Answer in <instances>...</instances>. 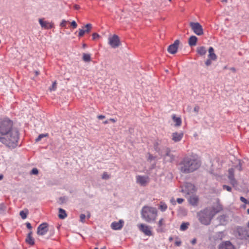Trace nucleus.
Returning a JSON list of instances; mask_svg holds the SVG:
<instances>
[{
    "label": "nucleus",
    "mask_w": 249,
    "mask_h": 249,
    "mask_svg": "<svg viewBox=\"0 0 249 249\" xmlns=\"http://www.w3.org/2000/svg\"><path fill=\"white\" fill-rule=\"evenodd\" d=\"M167 206L166 204L164 202H161L160 205V210L161 211L164 212L167 209Z\"/></svg>",
    "instance_id": "obj_31"
},
{
    "label": "nucleus",
    "mask_w": 249,
    "mask_h": 249,
    "mask_svg": "<svg viewBox=\"0 0 249 249\" xmlns=\"http://www.w3.org/2000/svg\"><path fill=\"white\" fill-rule=\"evenodd\" d=\"M48 231V224L47 223L41 224L37 228V234L39 235H44Z\"/></svg>",
    "instance_id": "obj_11"
},
{
    "label": "nucleus",
    "mask_w": 249,
    "mask_h": 249,
    "mask_svg": "<svg viewBox=\"0 0 249 249\" xmlns=\"http://www.w3.org/2000/svg\"><path fill=\"white\" fill-rule=\"evenodd\" d=\"M68 21L65 20H63L60 24V26L62 27L66 28V25Z\"/></svg>",
    "instance_id": "obj_41"
},
{
    "label": "nucleus",
    "mask_w": 249,
    "mask_h": 249,
    "mask_svg": "<svg viewBox=\"0 0 249 249\" xmlns=\"http://www.w3.org/2000/svg\"><path fill=\"white\" fill-rule=\"evenodd\" d=\"M48 136V134H40L37 138L36 139V142H39L40 141L42 138Z\"/></svg>",
    "instance_id": "obj_36"
},
{
    "label": "nucleus",
    "mask_w": 249,
    "mask_h": 249,
    "mask_svg": "<svg viewBox=\"0 0 249 249\" xmlns=\"http://www.w3.org/2000/svg\"><path fill=\"white\" fill-rule=\"evenodd\" d=\"M59 213L58 216L60 219H64L67 216L65 211L61 208L59 209Z\"/></svg>",
    "instance_id": "obj_27"
},
{
    "label": "nucleus",
    "mask_w": 249,
    "mask_h": 249,
    "mask_svg": "<svg viewBox=\"0 0 249 249\" xmlns=\"http://www.w3.org/2000/svg\"><path fill=\"white\" fill-rule=\"evenodd\" d=\"M236 236L241 240H246L249 237V231L243 227H238L236 230Z\"/></svg>",
    "instance_id": "obj_6"
},
{
    "label": "nucleus",
    "mask_w": 249,
    "mask_h": 249,
    "mask_svg": "<svg viewBox=\"0 0 249 249\" xmlns=\"http://www.w3.org/2000/svg\"><path fill=\"white\" fill-rule=\"evenodd\" d=\"M92 39L93 40H95V39L99 38V37H100V36L97 33H93L92 35Z\"/></svg>",
    "instance_id": "obj_42"
},
{
    "label": "nucleus",
    "mask_w": 249,
    "mask_h": 249,
    "mask_svg": "<svg viewBox=\"0 0 249 249\" xmlns=\"http://www.w3.org/2000/svg\"><path fill=\"white\" fill-rule=\"evenodd\" d=\"M6 207L4 203L0 204V213H3L5 211Z\"/></svg>",
    "instance_id": "obj_32"
},
{
    "label": "nucleus",
    "mask_w": 249,
    "mask_h": 249,
    "mask_svg": "<svg viewBox=\"0 0 249 249\" xmlns=\"http://www.w3.org/2000/svg\"><path fill=\"white\" fill-rule=\"evenodd\" d=\"M196 239H194L192 241V244L194 245L196 243Z\"/></svg>",
    "instance_id": "obj_55"
},
{
    "label": "nucleus",
    "mask_w": 249,
    "mask_h": 249,
    "mask_svg": "<svg viewBox=\"0 0 249 249\" xmlns=\"http://www.w3.org/2000/svg\"><path fill=\"white\" fill-rule=\"evenodd\" d=\"M208 53V58L212 59L213 61H215L217 59V56L214 53V49L212 47L209 48Z\"/></svg>",
    "instance_id": "obj_19"
},
{
    "label": "nucleus",
    "mask_w": 249,
    "mask_h": 249,
    "mask_svg": "<svg viewBox=\"0 0 249 249\" xmlns=\"http://www.w3.org/2000/svg\"><path fill=\"white\" fill-rule=\"evenodd\" d=\"M218 249H235V247L230 241L223 242L219 245Z\"/></svg>",
    "instance_id": "obj_14"
},
{
    "label": "nucleus",
    "mask_w": 249,
    "mask_h": 249,
    "mask_svg": "<svg viewBox=\"0 0 249 249\" xmlns=\"http://www.w3.org/2000/svg\"><path fill=\"white\" fill-rule=\"evenodd\" d=\"M102 178L104 179H107L109 178L110 177L109 175L107 174V173L105 172L103 173Z\"/></svg>",
    "instance_id": "obj_40"
},
{
    "label": "nucleus",
    "mask_w": 249,
    "mask_h": 249,
    "mask_svg": "<svg viewBox=\"0 0 249 249\" xmlns=\"http://www.w3.org/2000/svg\"><path fill=\"white\" fill-rule=\"evenodd\" d=\"M59 201L61 203H65L67 201V198L65 197H61L59 198Z\"/></svg>",
    "instance_id": "obj_46"
},
{
    "label": "nucleus",
    "mask_w": 249,
    "mask_h": 249,
    "mask_svg": "<svg viewBox=\"0 0 249 249\" xmlns=\"http://www.w3.org/2000/svg\"><path fill=\"white\" fill-rule=\"evenodd\" d=\"M224 237V234L223 232H218L216 233V238L217 239L221 240Z\"/></svg>",
    "instance_id": "obj_34"
},
{
    "label": "nucleus",
    "mask_w": 249,
    "mask_h": 249,
    "mask_svg": "<svg viewBox=\"0 0 249 249\" xmlns=\"http://www.w3.org/2000/svg\"><path fill=\"white\" fill-rule=\"evenodd\" d=\"M222 206L219 201L213 206L208 207L199 212L198 213V219L201 223L205 225L210 224L214 215L222 210Z\"/></svg>",
    "instance_id": "obj_2"
},
{
    "label": "nucleus",
    "mask_w": 249,
    "mask_h": 249,
    "mask_svg": "<svg viewBox=\"0 0 249 249\" xmlns=\"http://www.w3.org/2000/svg\"><path fill=\"white\" fill-rule=\"evenodd\" d=\"M181 241H177L175 242V245L177 246H179L181 245Z\"/></svg>",
    "instance_id": "obj_52"
},
{
    "label": "nucleus",
    "mask_w": 249,
    "mask_h": 249,
    "mask_svg": "<svg viewBox=\"0 0 249 249\" xmlns=\"http://www.w3.org/2000/svg\"><path fill=\"white\" fill-rule=\"evenodd\" d=\"M180 41L179 40L175 41L173 44L170 45L168 48V51L169 53L175 54L177 53L178 48Z\"/></svg>",
    "instance_id": "obj_12"
},
{
    "label": "nucleus",
    "mask_w": 249,
    "mask_h": 249,
    "mask_svg": "<svg viewBox=\"0 0 249 249\" xmlns=\"http://www.w3.org/2000/svg\"><path fill=\"white\" fill-rule=\"evenodd\" d=\"M124 223L123 220H120L118 222H113L111 224V227L114 230H120L122 228Z\"/></svg>",
    "instance_id": "obj_17"
},
{
    "label": "nucleus",
    "mask_w": 249,
    "mask_h": 249,
    "mask_svg": "<svg viewBox=\"0 0 249 249\" xmlns=\"http://www.w3.org/2000/svg\"><path fill=\"white\" fill-rule=\"evenodd\" d=\"M0 142L6 146L15 148L18 145L19 132L13 127V122L9 119L0 121Z\"/></svg>",
    "instance_id": "obj_1"
},
{
    "label": "nucleus",
    "mask_w": 249,
    "mask_h": 249,
    "mask_svg": "<svg viewBox=\"0 0 249 249\" xmlns=\"http://www.w3.org/2000/svg\"><path fill=\"white\" fill-rule=\"evenodd\" d=\"M199 110V107L198 106H196L194 108V111L196 112V113L198 112Z\"/></svg>",
    "instance_id": "obj_48"
},
{
    "label": "nucleus",
    "mask_w": 249,
    "mask_h": 249,
    "mask_svg": "<svg viewBox=\"0 0 249 249\" xmlns=\"http://www.w3.org/2000/svg\"><path fill=\"white\" fill-rule=\"evenodd\" d=\"M74 7L75 9H78L79 8V6L78 5H75Z\"/></svg>",
    "instance_id": "obj_58"
},
{
    "label": "nucleus",
    "mask_w": 249,
    "mask_h": 249,
    "mask_svg": "<svg viewBox=\"0 0 249 249\" xmlns=\"http://www.w3.org/2000/svg\"><path fill=\"white\" fill-rule=\"evenodd\" d=\"M189 225V224L188 222L182 223L180 227V230L182 231L186 230L188 228Z\"/></svg>",
    "instance_id": "obj_30"
},
{
    "label": "nucleus",
    "mask_w": 249,
    "mask_h": 249,
    "mask_svg": "<svg viewBox=\"0 0 249 249\" xmlns=\"http://www.w3.org/2000/svg\"><path fill=\"white\" fill-rule=\"evenodd\" d=\"M190 27L193 32L197 36H202L204 34L203 29L202 25L198 22H190Z\"/></svg>",
    "instance_id": "obj_7"
},
{
    "label": "nucleus",
    "mask_w": 249,
    "mask_h": 249,
    "mask_svg": "<svg viewBox=\"0 0 249 249\" xmlns=\"http://www.w3.org/2000/svg\"><path fill=\"white\" fill-rule=\"evenodd\" d=\"M183 136V133L182 132L180 133H178V132H174L172 134V140L174 142H180L181 139H182Z\"/></svg>",
    "instance_id": "obj_18"
},
{
    "label": "nucleus",
    "mask_w": 249,
    "mask_h": 249,
    "mask_svg": "<svg viewBox=\"0 0 249 249\" xmlns=\"http://www.w3.org/2000/svg\"><path fill=\"white\" fill-rule=\"evenodd\" d=\"M247 213L248 214H249V209L247 210Z\"/></svg>",
    "instance_id": "obj_63"
},
{
    "label": "nucleus",
    "mask_w": 249,
    "mask_h": 249,
    "mask_svg": "<svg viewBox=\"0 0 249 249\" xmlns=\"http://www.w3.org/2000/svg\"><path fill=\"white\" fill-rule=\"evenodd\" d=\"M177 201L179 204H181L183 202L184 199L181 198H178L177 199Z\"/></svg>",
    "instance_id": "obj_50"
},
{
    "label": "nucleus",
    "mask_w": 249,
    "mask_h": 249,
    "mask_svg": "<svg viewBox=\"0 0 249 249\" xmlns=\"http://www.w3.org/2000/svg\"><path fill=\"white\" fill-rule=\"evenodd\" d=\"M182 191L188 195L193 194L195 192V187L191 183H186L184 185Z\"/></svg>",
    "instance_id": "obj_10"
},
{
    "label": "nucleus",
    "mask_w": 249,
    "mask_h": 249,
    "mask_svg": "<svg viewBox=\"0 0 249 249\" xmlns=\"http://www.w3.org/2000/svg\"><path fill=\"white\" fill-rule=\"evenodd\" d=\"M223 188L224 189H225L229 192H231V188L229 186L224 185L223 186Z\"/></svg>",
    "instance_id": "obj_44"
},
{
    "label": "nucleus",
    "mask_w": 249,
    "mask_h": 249,
    "mask_svg": "<svg viewBox=\"0 0 249 249\" xmlns=\"http://www.w3.org/2000/svg\"><path fill=\"white\" fill-rule=\"evenodd\" d=\"M247 226H248V228H249V221L248 222Z\"/></svg>",
    "instance_id": "obj_62"
},
{
    "label": "nucleus",
    "mask_w": 249,
    "mask_h": 249,
    "mask_svg": "<svg viewBox=\"0 0 249 249\" xmlns=\"http://www.w3.org/2000/svg\"><path fill=\"white\" fill-rule=\"evenodd\" d=\"M153 156L151 154H149V156H148V159L151 160L152 159H153Z\"/></svg>",
    "instance_id": "obj_56"
},
{
    "label": "nucleus",
    "mask_w": 249,
    "mask_h": 249,
    "mask_svg": "<svg viewBox=\"0 0 249 249\" xmlns=\"http://www.w3.org/2000/svg\"><path fill=\"white\" fill-rule=\"evenodd\" d=\"M196 51L199 55L203 56L206 54L207 50L205 47L201 46L197 47Z\"/></svg>",
    "instance_id": "obj_22"
},
{
    "label": "nucleus",
    "mask_w": 249,
    "mask_h": 249,
    "mask_svg": "<svg viewBox=\"0 0 249 249\" xmlns=\"http://www.w3.org/2000/svg\"><path fill=\"white\" fill-rule=\"evenodd\" d=\"M25 242L30 245H34L35 244V239L34 238L32 237V231H30L27 236V237L25 239Z\"/></svg>",
    "instance_id": "obj_20"
},
{
    "label": "nucleus",
    "mask_w": 249,
    "mask_h": 249,
    "mask_svg": "<svg viewBox=\"0 0 249 249\" xmlns=\"http://www.w3.org/2000/svg\"><path fill=\"white\" fill-rule=\"evenodd\" d=\"M165 220L163 218H161L158 222V228L157 230L159 232H161L163 231L164 227L165 226L164 223Z\"/></svg>",
    "instance_id": "obj_21"
},
{
    "label": "nucleus",
    "mask_w": 249,
    "mask_h": 249,
    "mask_svg": "<svg viewBox=\"0 0 249 249\" xmlns=\"http://www.w3.org/2000/svg\"><path fill=\"white\" fill-rule=\"evenodd\" d=\"M109 121V120H106V121H104V122H103V123H104V124H108V123Z\"/></svg>",
    "instance_id": "obj_59"
},
{
    "label": "nucleus",
    "mask_w": 249,
    "mask_h": 249,
    "mask_svg": "<svg viewBox=\"0 0 249 249\" xmlns=\"http://www.w3.org/2000/svg\"><path fill=\"white\" fill-rule=\"evenodd\" d=\"M36 75H37L39 74V72L37 71H36Z\"/></svg>",
    "instance_id": "obj_61"
},
{
    "label": "nucleus",
    "mask_w": 249,
    "mask_h": 249,
    "mask_svg": "<svg viewBox=\"0 0 249 249\" xmlns=\"http://www.w3.org/2000/svg\"><path fill=\"white\" fill-rule=\"evenodd\" d=\"M172 119L174 122L175 123V126H179L181 125L182 121L180 117H176V115H173Z\"/></svg>",
    "instance_id": "obj_24"
},
{
    "label": "nucleus",
    "mask_w": 249,
    "mask_h": 249,
    "mask_svg": "<svg viewBox=\"0 0 249 249\" xmlns=\"http://www.w3.org/2000/svg\"><path fill=\"white\" fill-rule=\"evenodd\" d=\"M163 159L164 162H172L175 159L174 155L171 153V150L168 147L163 148L160 152Z\"/></svg>",
    "instance_id": "obj_5"
},
{
    "label": "nucleus",
    "mask_w": 249,
    "mask_h": 249,
    "mask_svg": "<svg viewBox=\"0 0 249 249\" xmlns=\"http://www.w3.org/2000/svg\"><path fill=\"white\" fill-rule=\"evenodd\" d=\"M97 118H98L99 119H103L105 118V116H104V115H99V116H98Z\"/></svg>",
    "instance_id": "obj_54"
},
{
    "label": "nucleus",
    "mask_w": 249,
    "mask_h": 249,
    "mask_svg": "<svg viewBox=\"0 0 249 249\" xmlns=\"http://www.w3.org/2000/svg\"><path fill=\"white\" fill-rule=\"evenodd\" d=\"M201 161L193 156L184 157L178 163V169L182 173L189 174L197 170L201 166Z\"/></svg>",
    "instance_id": "obj_3"
},
{
    "label": "nucleus",
    "mask_w": 249,
    "mask_h": 249,
    "mask_svg": "<svg viewBox=\"0 0 249 249\" xmlns=\"http://www.w3.org/2000/svg\"><path fill=\"white\" fill-rule=\"evenodd\" d=\"M197 38L195 36H191L188 39V43L190 46H194L196 44Z\"/></svg>",
    "instance_id": "obj_23"
},
{
    "label": "nucleus",
    "mask_w": 249,
    "mask_h": 249,
    "mask_svg": "<svg viewBox=\"0 0 249 249\" xmlns=\"http://www.w3.org/2000/svg\"><path fill=\"white\" fill-rule=\"evenodd\" d=\"M141 213L142 218L148 223L155 222L158 215L157 209L149 206H143Z\"/></svg>",
    "instance_id": "obj_4"
},
{
    "label": "nucleus",
    "mask_w": 249,
    "mask_h": 249,
    "mask_svg": "<svg viewBox=\"0 0 249 249\" xmlns=\"http://www.w3.org/2000/svg\"><path fill=\"white\" fill-rule=\"evenodd\" d=\"M101 249H106V248L105 247H104L101 248Z\"/></svg>",
    "instance_id": "obj_64"
},
{
    "label": "nucleus",
    "mask_w": 249,
    "mask_h": 249,
    "mask_svg": "<svg viewBox=\"0 0 249 249\" xmlns=\"http://www.w3.org/2000/svg\"><path fill=\"white\" fill-rule=\"evenodd\" d=\"M28 211L27 209H25L20 212L19 214L23 219H25L27 217Z\"/></svg>",
    "instance_id": "obj_28"
},
{
    "label": "nucleus",
    "mask_w": 249,
    "mask_h": 249,
    "mask_svg": "<svg viewBox=\"0 0 249 249\" xmlns=\"http://www.w3.org/2000/svg\"><path fill=\"white\" fill-rule=\"evenodd\" d=\"M3 178V176L2 175H0V180H1Z\"/></svg>",
    "instance_id": "obj_60"
},
{
    "label": "nucleus",
    "mask_w": 249,
    "mask_h": 249,
    "mask_svg": "<svg viewBox=\"0 0 249 249\" xmlns=\"http://www.w3.org/2000/svg\"><path fill=\"white\" fill-rule=\"evenodd\" d=\"M212 59H209L208 58L206 61H205V65L207 66H210L211 64H212Z\"/></svg>",
    "instance_id": "obj_43"
},
{
    "label": "nucleus",
    "mask_w": 249,
    "mask_h": 249,
    "mask_svg": "<svg viewBox=\"0 0 249 249\" xmlns=\"http://www.w3.org/2000/svg\"><path fill=\"white\" fill-rule=\"evenodd\" d=\"M26 227L29 229H31L32 228L31 224L28 222L26 223Z\"/></svg>",
    "instance_id": "obj_51"
},
{
    "label": "nucleus",
    "mask_w": 249,
    "mask_h": 249,
    "mask_svg": "<svg viewBox=\"0 0 249 249\" xmlns=\"http://www.w3.org/2000/svg\"><path fill=\"white\" fill-rule=\"evenodd\" d=\"M85 27L86 28L85 30L79 29V34L78 36L79 37H82L84 36V35L86 33H89L90 32L91 29H92V25L91 24H87L85 25Z\"/></svg>",
    "instance_id": "obj_15"
},
{
    "label": "nucleus",
    "mask_w": 249,
    "mask_h": 249,
    "mask_svg": "<svg viewBox=\"0 0 249 249\" xmlns=\"http://www.w3.org/2000/svg\"><path fill=\"white\" fill-rule=\"evenodd\" d=\"M86 215L84 214H81L80 215V221L82 223L85 222Z\"/></svg>",
    "instance_id": "obj_38"
},
{
    "label": "nucleus",
    "mask_w": 249,
    "mask_h": 249,
    "mask_svg": "<svg viewBox=\"0 0 249 249\" xmlns=\"http://www.w3.org/2000/svg\"><path fill=\"white\" fill-rule=\"evenodd\" d=\"M217 219L221 225H225L227 223V218L225 215H220Z\"/></svg>",
    "instance_id": "obj_26"
},
{
    "label": "nucleus",
    "mask_w": 249,
    "mask_h": 249,
    "mask_svg": "<svg viewBox=\"0 0 249 249\" xmlns=\"http://www.w3.org/2000/svg\"><path fill=\"white\" fill-rule=\"evenodd\" d=\"M109 121H111L113 123H115L116 122V120H115L114 119H113V118H111L109 120Z\"/></svg>",
    "instance_id": "obj_57"
},
{
    "label": "nucleus",
    "mask_w": 249,
    "mask_h": 249,
    "mask_svg": "<svg viewBox=\"0 0 249 249\" xmlns=\"http://www.w3.org/2000/svg\"><path fill=\"white\" fill-rule=\"evenodd\" d=\"M170 202L171 203H172L173 205L176 204V201L174 198H172L170 199Z\"/></svg>",
    "instance_id": "obj_53"
},
{
    "label": "nucleus",
    "mask_w": 249,
    "mask_h": 249,
    "mask_svg": "<svg viewBox=\"0 0 249 249\" xmlns=\"http://www.w3.org/2000/svg\"><path fill=\"white\" fill-rule=\"evenodd\" d=\"M38 21L41 26L44 29H51L53 27V23L47 21H45L42 18H39Z\"/></svg>",
    "instance_id": "obj_16"
},
{
    "label": "nucleus",
    "mask_w": 249,
    "mask_h": 249,
    "mask_svg": "<svg viewBox=\"0 0 249 249\" xmlns=\"http://www.w3.org/2000/svg\"><path fill=\"white\" fill-rule=\"evenodd\" d=\"M108 43L113 48H116L120 46V41L118 36L113 35L108 38Z\"/></svg>",
    "instance_id": "obj_9"
},
{
    "label": "nucleus",
    "mask_w": 249,
    "mask_h": 249,
    "mask_svg": "<svg viewBox=\"0 0 249 249\" xmlns=\"http://www.w3.org/2000/svg\"><path fill=\"white\" fill-rule=\"evenodd\" d=\"M83 60L85 62H89L91 60L90 55L88 53H83Z\"/></svg>",
    "instance_id": "obj_29"
},
{
    "label": "nucleus",
    "mask_w": 249,
    "mask_h": 249,
    "mask_svg": "<svg viewBox=\"0 0 249 249\" xmlns=\"http://www.w3.org/2000/svg\"><path fill=\"white\" fill-rule=\"evenodd\" d=\"M188 201L191 204L195 205L197 203L198 198L196 196L192 195L188 198Z\"/></svg>",
    "instance_id": "obj_25"
},
{
    "label": "nucleus",
    "mask_w": 249,
    "mask_h": 249,
    "mask_svg": "<svg viewBox=\"0 0 249 249\" xmlns=\"http://www.w3.org/2000/svg\"><path fill=\"white\" fill-rule=\"evenodd\" d=\"M56 89V81H54L53 83V85L50 88V90L51 91L55 90Z\"/></svg>",
    "instance_id": "obj_37"
},
{
    "label": "nucleus",
    "mask_w": 249,
    "mask_h": 249,
    "mask_svg": "<svg viewBox=\"0 0 249 249\" xmlns=\"http://www.w3.org/2000/svg\"><path fill=\"white\" fill-rule=\"evenodd\" d=\"M149 181L148 178L146 176H136V182L141 186H145Z\"/></svg>",
    "instance_id": "obj_13"
},
{
    "label": "nucleus",
    "mask_w": 249,
    "mask_h": 249,
    "mask_svg": "<svg viewBox=\"0 0 249 249\" xmlns=\"http://www.w3.org/2000/svg\"><path fill=\"white\" fill-rule=\"evenodd\" d=\"M231 184L233 186V187H236L237 185V181L235 180L234 178H232L231 179H229Z\"/></svg>",
    "instance_id": "obj_35"
},
{
    "label": "nucleus",
    "mask_w": 249,
    "mask_h": 249,
    "mask_svg": "<svg viewBox=\"0 0 249 249\" xmlns=\"http://www.w3.org/2000/svg\"><path fill=\"white\" fill-rule=\"evenodd\" d=\"M186 111L188 112H191L192 110V107L191 106H188L186 107Z\"/></svg>",
    "instance_id": "obj_49"
},
{
    "label": "nucleus",
    "mask_w": 249,
    "mask_h": 249,
    "mask_svg": "<svg viewBox=\"0 0 249 249\" xmlns=\"http://www.w3.org/2000/svg\"><path fill=\"white\" fill-rule=\"evenodd\" d=\"M240 199L242 202L244 203L245 204L248 203V201L244 197L241 196Z\"/></svg>",
    "instance_id": "obj_47"
},
{
    "label": "nucleus",
    "mask_w": 249,
    "mask_h": 249,
    "mask_svg": "<svg viewBox=\"0 0 249 249\" xmlns=\"http://www.w3.org/2000/svg\"><path fill=\"white\" fill-rule=\"evenodd\" d=\"M138 227L140 231L142 232L145 235L149 236L152 235L151 227L144 224H140L138 225Z\"/></svg>",
    "instance_id": "obj_8"
},
{
    "label": "nucleus",
    "mask_w": 249,
    "mask_h": 249,
    "mask_svg": "<svg viewBox=\"0 0 249 249\" xmlns=\"http://www.w3.org/2000/svg\"><path fill=\"white\" fill-rule=\"evenodd\" d=\"M229 179H231L234 178V171L233 169L232 168H231L229 170V176H228Z\"/></svg>",
    "instance_id": "obj_33"
},
{
    "label": "nucleus",
    "mask_w": 249,
    "mask_h": 249,
    "mask_svg": "<svg viewBox=\"0 0 249 249\" xmlns=\"http://www.w3.org/2000/svg\"><path fill=\"white\" fill-rule=\"evenodd\" d=\"M38 169H37V168H33V169L32 170V171H31V173H30V174H33V175H37V174H38Z\"/></svg>",
    "instance_id": "obj_39"
},
{
    "label": "nucleus",
    "mask_w": 249,
    "mask_h": 249,
    "mask_svg": "<svg viewBox=\"0 0 249 249\" xmlns=\"http://www.w3.org/2000/svg\"><path fill=\"white\" fill-rule=\"evenodd\" d=\"M71 26H72V27L73 29L76 28L77 27V23H76V22L75 21H72L71 23Z\"/></svg>",
    "instance_id": "obj_45"
}]
</instances>
